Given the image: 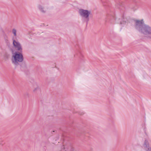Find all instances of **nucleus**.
Listing matches in <instances>:
<instances>
[{
    "mask_svg": "<svg viewBox=\"0 0 151 151\" xmlns=\"http://www.w3.org/2000/svg\"><path fill=\"white\" fill-rule=\"evenodd\" d=\"M135 27L139 32L147 38L151 39V27L145 24L143 19L135 20Z\"/></svg>",
    "mask_w": 151,
    "mask_h": 151,
    "instance_id": "nucleus-1",
    "label": "nucleus"
},
{
    "mask_svg": "<svg viewBox=\"0 0 151 151\" xmlns=\"http://www.w3.org/2000/svg\"><path fill=\"white\" fill-rule=\"evenodd\" d=\"M12 50L13 54L11 59L12 63L14 65L17 66L19 65V62H21L23 61V56L21 53L17 51L13 53V50Z\"/></svg>",
    "mask_w": 151,
    "mask_h": 151,
    "instance_id": "nucleus-2",
    "label": "nucleus"
},
{
    "mask_svg": "<svg viewBox=\"0 0 151 151\" xmlns=\"http://www.w3.org/2000/svg\"><path fill=\"white\" fill-rule=\"evenodd\" d=\"M78 12L80 15L83 18L85 19L87 22L89 20V16L91 14L90 11L83 9L79 10Z\"/></svg>",
    "mask_w": 151,
    "mask_h": 151,
    "instance_id": "nucleus-3",
    "label": "nucleus"
},
{
    "mask_svg": "<svg viewBox=\"0 0 151 151\" xmlns=\"http://www.w3.org/2000/svg\"><path fill=\"white\" fill-rule=\"evenodd\" d=\"M13 44L15 48L17 50L21 52H22V47L20 43L18 41L14 40Z\"/></svg>",
    "mask_w": 151,
    "mask_h": 151,
    "instance_id": "nucleus-4",
    "label": "nucleus"
},
{
    "mask_svg": "<svg viewBox=\"0 0 151 151\" xmlns=\"http://www.w3.org/2000/svg\"><path fill=\"white\" fill-rule=\"evenodd\" d=\"M106 18L107 20H109V22L112 24H114L115 20L117 21V19H115L113 15L110 14L107 15Z\"/></svg>",
    "mask_w": 151,
    "mask_h": 151,
    "instance_id": "nucleus-5",
    "label": "nucleus"
},
{
    "mask_svg": "<svg viewBox=\"0 0 151 151\" xmlns=\"http://www.w3.org/2000/svg\"><path fill=\"white\" fill-rule=\"evenodd\" d=\"M143 146L146 151H150L151 150V147H150L149 142L147 140H145Z\"/></svg>",
    "mask_w": 151,
    "mask_h": 151,
    "instance_id": "nucleus-6",
    "label": "nucleus"
},
{
    "mask_svg": "<svg viewBox=\"0 0 151 151\" xmlns=\"http://www.w3.org/2000/svg\"><path fill=\"white\" fill-rule=\"evenodd\" d=\"M38 8L39 10L43 13H45L46 12V10L44 8L43 6L41 5H39L38 6Z\"/></svg>",
    "mask_w": 151,
    "mask_h": 151,
    "instance_id": "nucleus-7",
    "label": "nucleus"
},
{
    "mask_svg": "<svg viewBox=\"0 0 151 151\" xmlns=\"http://www.w3.org/2000/svg\"><path fill=\"white\" fill-rule=\"evenodd\" d=\"M40 91V89L38 86H37V87L36 88H35L33 90V91L35 92H37L39 91Z\"/></svg>",
    "mask_w": 151,
    "mask_h": 151,
    "instance_id": "nucleus-8",
    "label": "nucleus"
},
{
    "mask_svg": "<svg viewBox=\"0 0 151 151\" xmlns=\"http://www.w3.org/2000/svg\"><path fill=\"white\" fill-rule=\"evenodd\" d=\"M116 3L120 6H122L123 5V4L122 3V2L121 1H119L116 0Z\"/></svg>",
    "mask_w": 151,
    "mask_h": 151,
    "instance_id": "nucleus-9",
    "label": "nucleus"
},
{
    "mask_svg": "<svg viewBox=\"0 0 151 151\" xmlns=\"http://www.w3.org/2000/svg\"><path fill=\"white\" fill-rule=\"evenodd\" d=\"M68 150H70V151H73L74 148L73 147L70 145L69 147L68 148Z\"/></svg>",
    "mask_w": 151,
    "mask_h": 151,
    "instance_id": "nucleus-10",
    "label": "nucleus"
},
{
    "mask_svg": "<svg viewBox=\"0 0 151 151\" xmlns=\"http://www.w3.org/2000/svg\"><path fill=\"white\" fill-rule=\"evenodd\" d=\"M16 32H17L16 30L15 29H12V33L14 34V35L15 36H17Z\"/></svg>",
    "mask_w": 151,
    "mask_h": 151,
    "instance_id": "nucleus-11",
    "label": "nucleus"
},
{
    "mask_svg": "<svg viewBox=\"0 0 151 151\" xmlns=\"http://www.w3.org/2000/svg\"><path fill=\"white\" fill-rule=\"evenodd\" d=\"M120 19H118V20H120ZM119 22L120 24H124V23H125V22H122L121 21H119Z\"/></svg>",
    "mask_w": 151,
    "mask_h": 151,
    "instance_id": "nucleus-12",
    "label": "nucleus"
},
{
    "mask_svg": "<svg viewBox=\"0 0 151 151\" xmlns=\"http://www.w3.org/2000/svg\"><path fill=\"white\" fill-rule=\"evenodd\" d=\"M131 8L132 9L134 10H135L137 9L136 8H134L133 7H131Z\"/></svg>",
    "mask_w": 151,
    "mask_h": 151,
    "instance_id": "nucleus-13",
    "label": "nucleus"
},
{
    "mask_svg": "<svg viewBox=\"0 0 151 151\" xmlns=\"http://www.w3.org/2000/svg\"><path fill=\"white\" fill-rule=\"evenodd\" d=\"M105 0H101V1L103 3V4H104V1Z\"/></svg>",
    "mask_w": 151,
    "mask_h": 151,
    "instance_id": "nucleus-14",
    "label": "nucleus"
},
{
    "mask_svg": "<svg viewBox=\"0 0 151 151\" xmlns=\"http://www.w3.org/2000/svg\"><path fill=\"white\" fill-rule=\"evenodd\" d=\"M83 114H84V113H81V114H80V115H83Z\"/></svg>",
    "mask_w": 151,
    "mask_h": 151,
    "instance_id": "nucleus-15",
    "label": "nucleus"
},
{
    "mask_svg": "<svg viewBox=\"0 0 151 151\" xmlns=\"http://www.w3.org/2000/svg\"><path fill=\"white\" fill-rule=\"evenodd\" d=\"M63 148H64V149H63V150H64L65 149V148H66V147H65V146H64V147H63Z\"/></svg>",
    "mask_w": 151,
    "mask_h": 151,
    "instance_id": "nucleus-16",
    "label": "nucleus"
},
{
    "mask_svg": "<svg viewBox=\"0 0 151 151\" xmlns=\"http://www.w3.org/2000/svg\"><path fill=\"white\" fill-rule=\"evenodd\" d=\"M150 151H151V149L150 150Z\"/></svg>",
    "mask_w": 151,
    "mask_h": 151,
    "instance_id": "nucleus-17",
    "label": "nucleus"
}]
</instances>
